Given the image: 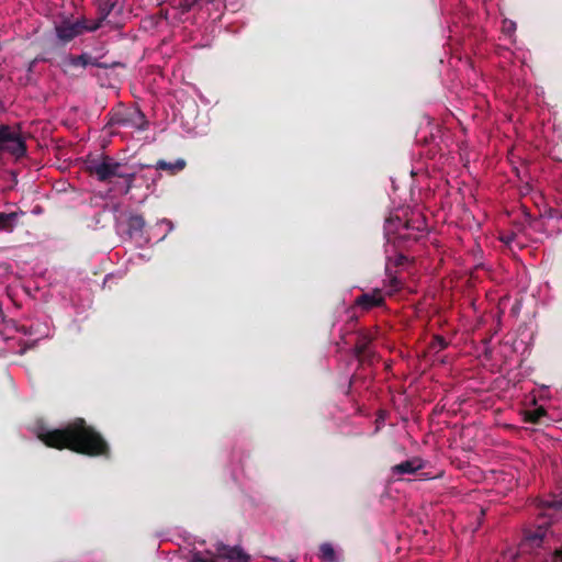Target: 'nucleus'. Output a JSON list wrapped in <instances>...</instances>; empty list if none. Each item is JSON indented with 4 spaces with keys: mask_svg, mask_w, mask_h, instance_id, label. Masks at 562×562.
<instances>
[{
    "mask_svg": "<svg viewBox=\"0 0 562 562\" xmlns=\"http://www.w3.org/2000/svg\"><path fill=\"white\" fill-rule=\"evenodd\" d=\"M319 558L325 562H337L335 550L329 543H322L319 546Z\"/></svg>",
    "mask_w": 562,
    "mask_h": 562,
    "instance_id": "obj_18",
    "label": "nucleus"
},
{
    "mask_svg": "<svg viewBox=\"0 0 562 562\" xmlns=\"http://www.w3.org/2000/svg\"><path fill=\"white\" fill-rule=\"evenodd\" d=\"M373 337L366 331L358 333L353 352L357 360L361 362L372 363L375 357L374 351L370 348Z\"/></svg>",
    "mask_w": 562,
    "mask_h": 562,
    "instance_id": "obj_7",
    "label": "nucleus"
},
{
    "mask_svg": "<svg viewBox=\"0 0 562 562\" xmlns=\"http://www.w3.org/2000/svg\"><path fill=\"white\" fill-rule=\"evenodd\" d=\"M3 151L16 158L27 153V146L21 133L7 124H0V153Z\"/></svg>",
    "mask_w": 562,
    "mask_h": 562,
    "instance_id": "obj_6",
    "label": "nucleus"
},
{
    "mask_svg": "<svg viewBox=\"0 0 562 562\" xmlns=\"http://www.w3.org/2000/svg\"><path fill=\"white\" fill-rule=\"evenodd\" d=\"M384 303H385V299L382 296V293L379 289H375L372 292L363 293V294L357 296L355 300L356 306L360 307L364 311L380 307Z\"/></svg>",
    "mask_w": 562,
    "mask_h": 562,
    "instance_id": "obj_9",
    "label": "nucleus"
},
{
    "mask_svg": "<svg viewBox=\"0 0 562 562\" xmlns=\"http://www.w3.org/2000/svg\"><path fill=\"white\" fill-rule=\"evenodd\" d=\"M201 0H181L180 7L184 12L190 11L194 8ZM206 2H213L214 0H205Z\"/></svg>",
    "mask_w": 562,
    "mask_h": 562,
    "instance_id": "obj_21",
    "label": "nucleus"
},
{
    "mask_svg": "<svg viewBox=\"0 0 562 562\" xmlns=\"http://www.w3.org/2000/svg\"><path fill=\"white\" fill-rule=\"evenodd\" d=\"M424 468L423 460L419 458L405 460L394 467L391 471L393 475L414 474Z\"/></svg>",
    "mask_w": 562,
    "mask_h": 562,
    "instance_id": "obj_10",
    "label": "nucleus"
},
{
    "mask_svg": "<svg viewBox=\"0 0 562 562\" xmlns=\"http://www.w3.org/2000/svg\"><path fill=\"white\" fill-rule=\"evenodd\" d=\"M382 418H383V415H380V417H379V418H376V422L382 420Z\"/></svg>",
    "mask_w": 562,
    "mask_h": 562,
    "instance_id": "obj_26",
    "label": "nucleus"
},
{
    "mask_svg": "<svg viewBox=\"0 0 562 562\" xmlns=\"http://www.w3.org/2000/svg\"><path fill=\"white\" fill-rule=\"evenodd\" d=\"M292 562H294V561H292Z\"/></svg>",
    "mask_w": 562,
    "mask_h": 562,
    "instance_id": "obj_28",
    "label": "nucleus"
},
{
    "mask_svg": "<svg viewBox=\"0 0 562 562\" xmlns=\"http://www.w3.org/2000/svg\"><path fill=\"white\" fill-rule=\"evenodd\" d=\"M448 347V341L442 336H436L432 341V348L435 350H445Z\"/></svg>",
    "mask_w": 562,
    "mask_h": 562,
    "instance_id": "obj_20",
    "label": "nucleus"
},
{
    "mask_svg": "<svg viewBox=\"0 0 562 562\" xmlns=\"http://www.w3.org/2000/svg\"><path fill=\"white\" fill-rule=\"evenodd\" d=\"M108 121L105 127L112 128L113 126L134 128L137 131H146L148 128V121L146 115L138 108H124L117 106L108 112Z\"/></svg>",
    "mask_w": 562,
    "mask_h": 562,
    "instance_id": "obj_4",
    "label": "nucleus"
},
{
    "mask_svg": "<svg viewBox=\"0 0 562 562\" xmlns=\"http://www.w3.org/2000/svg\"><path fill=\"white\" fill-rule=\"evenodd\" d=\"M546 416V408L543 406H537L533 409L525 412L524 420L532 425H539Z\"/></svg>",
    "mask_w": 562,
    "mask_h": 562,
    "instance_id": "obj_17",
    "label": "nucleus"
},
{
    "mask_svg": "<svg viewBox=\"0 0 562 562\" xmlns=\"http://www.w3.org/2000/svg\"><path fill=\"white\" fill-rule=\"evenodd\" d=\"M117 0H97L98 9H99V18L93 22H100V26L105 18L115 10Z\"/></svg>",
    "mask_w": 562,
    "mask_h": 562,
    "instance_id": "obj_15",
    "label": "nucleus"
},
{
    "mask_svg": "<svg viewBox=\"0 0 562 562\" xmlns=\"http://www.w3.org/2000/svg\"><path fill=\"white\" fill-rule=\"evenodd\" d=\"M553 561L557 562V561H560L562 562V544H561V548H558L554 550L553 552Z\"/></svg>",
    "mask_w": 562,
    "mask_h": 562,
    "instance_id": "obj_23",
    "label": "nucleus"
},
{
    "mask_svg": "<svg viewBox=\"0 0 562 562\" xmlns=\"http://www.w3.org/2000/svg\"><path fill=\"white\" fill-rule=\"evenodd\" d=\"M548 532V525H538L537 529L525 533V540L529 542L532 548L542 546Z\"/></svg>",
    "mask_w": 562,
    "mask_h": 562,
    "instance_id": "obj_12",
    "label": "nucleus"
},
{
    "mask_svg": "<svg viewBox=\"0 0 562 562\" xmlns=\"http://www.w3.org/2000/svg\"><path fill=\"white\" fill-rule=\"evenodd\" d=\"M145 226L146 220L139 214H133L127 220V232L132 236L142 234Z\"/></svg>",
    "mask_w": 562,
    "mask_h": 562,
    "instance_id": "obj_14",
    "label": "nucleus"
},
{
    "mask_svg": "<svg viewBox=\"0 0 562 562\" xmlns=\"http://www.w3.org/2000/svg\"><path fill=\"white\" fill-rule=\"evenodd\" d=\"M426 231L427 222L420 213L413 214L406 221H402L400 217H389L385 222L387 241L391 240V235H396V238L403 243H417Z\"/></svg>",
    "mask_w": 562,
    "mask_h": 562,
    "instance_id": "obj_2",
    "label": "nucleus"
},
{
    "mask_svg": "<svg viewBox=\"0 0 562 562\" xmlns=\"http://www.w3.org/2000/svg\"><path fill=\"white\" fill-rule=\"evenodd\" d=\"M65 66L72 68H86L89 65H94V59L89 54H81L79 56L69 55L65 58Z\"/></svg>",
    "mask_w": 562,
    "mask_h": 562,
    "instance_id": "obj_13",
    "label": "nucleus"
},
{
    "mask_svg": "<svg viewBox=\"0 0 562 562\" xmlns=\"http://www.w3.org/2000/svg\"><path fill=\"white\" fill-rule=\"evenodd\" d=\"M207 555L204 552L195 551L191 553L189 562H202V560Z\"/></svg>",
    "mask_w": 562,
    "mask_h": 562,
    "instance_id": "obj_22",
    "label": "nucleus"
},
{
    "mask_svg": "<svg viewBox=\"0 0 562 562\" xmlns=\"http://www.w3.org/2000/svg\"><path fill=\"white\" fill-rule=\"evenodd\" d=\"M382 418H383V415H380V417H379V418H376V422L382 420Z\"/></svg>",
    "mask_w": 562,
    "mask_h": 562,
    "instance_id": "obj_27",
    "label": "nucleus"
},
{
    "mask_svg": "<svg viewBox=\"0 0 562 562\" xmlns=\"http://www.w3.org/2000/svg\"><path fill=\"white\" fill-rule=\"evenodd\" d=\"M406 260V257L404 255H401L400 258H398V265H402L403 261Z\"/></svg>",
    "mask_w": 562,
    "mask_h": 562,
    "instance_id": "obj_24",
    "label": "nucleus"
},
{
    "mask_svg": "<svg viewBox=\"0 0 562 562\" xmlns=\"http://www.w3.org/2000/svg\"><path fill=\"white\" fill-rule=\"evenodd\" d=\"M37 437L50 449H68L91 458H108L111 454V448L104 437L81 417H77L59 428L42 426Z\"/></svg>",
    "mask_w": 562,
    "mask_h": 562,
    "instance_id": "obj_1",
    "label": "nucleus"
},
{
    "mask_svg": "<svg viewBox=\"0 0 562 562\" xmlns=\"http://www.w3.org/2000/svg\"><path fill=\"white\" fill-rule=\"evenodd\" d=\"M86 169L90 177L100 182H111L114 177L123 176L126 165L119 162L112 156L101 154L89 157L86 161Z\"/></svg>",
    "mask_w": 562,
    "mask_h": 562,
    "instance_id": "obj_3",
    "label": "nucleus"
},
{
    "mask_svg": "<svg viewBox=\"0 0 562 562\" xmlns=\"http://www.w3.org/2000/svg\"><path fill=\"white\" fill-rule=\"evenodd\" d=\"M22 215H25V212L21 210L0 213V232H14L18 221Z\"/></svg>",
    "mask_w": 562,
    "mask_h": 562,
    "instance_id": "obj_11",
    "label": "nucleus"
},
{
    "mask_svg": "<svg viewBox=\"0 0 562 562\" xmlns=\"http://www.w3.org/2000/svg\"><path fill=\"white\" fill-rule=\"evenodd\" d=\"M119 178L124 179V183H125L124 193L127 194L134 188V182H135V179H136V173L135 172H127L126 169H125L124 172H123V176H119Z\"/></svg>",
    "mask_w": 562,
    "mask_h": 562,
    "instance_id": "obj_19",
    "label": "nucleus"
},
{
    "mask_svg": "<svg viewBox=\"0 0 562 562\" xmlns=\"http://www.w3.org/2000/svg\"><path fill=\"white\" fill-rule=\"evenodd\" d=\"M100 29V22H92L87 18L75 21L66 19L55 25V34L59 42L67 44L86 32H94Z\"/></svg>",
    "mask_w": 562,
    "mask_h": 562,
    "instance_id": "obj_5",
    "label": "nucleus"
},
{
    "mask_svg": "<svg viewBox=\"0 0 562 562\" xmlns=\"http://www.w3.org/2000/svg\"><path fill=\"white\" fill-rule=\"evenodd\" d=\"M382 418H383V415H380V417H379V418H376V422L382 420Z\"/></svg>",
    "mask_w": 562,
    "mask_h": 562,
    "instance_id": "obj_25",
    "label": "nucleus"
},
{
    "mask_svg": "<svg viewBox=\"0 0 562 562\" xmlns=\"http://www.w3.org/2000/svg\"><path fill=\"white\" fill-rule=\"evenodd\" d=\"M186 167L184 159H177L175 162H167L162 159L157 161L156 169L164 170L169 172L170 175H176L177 172L183 170Z\"/></svg>",
    "mask_w": 562,
    "mask_h": 562,
    "instance_id": "obj_16",
    "label": "nucleus"
},
{
    "mask_svg": "<svg viewBox=\"0 0 562 562\" xmlns=\"http://www.w3.org/2000/svg\"><path fill=\"white\" fill-rule=\"evenodd\" d=\"M217 557L229 560L231 562H250V555L240 547H228L225 543L218 542L215 544Z\"/></svg>",
    "mask_w": 562,
    "mask_h": 562,
    "instance_id": "obj_8",
    "label": "nucleus"
}]
</instances>
